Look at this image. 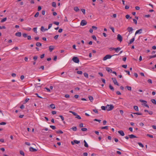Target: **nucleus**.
Segmentation results:
<instances>
[{
  "label": "nucleus",
  "mask_w": 156,
  "mask_h": 156,
  "mask_svg": "<svg viewBox=\"0 0 156 156\" xmlns=\"http://www.w3.org/2000/svg\"><path fill=\"white\" fill-rule=\"evenodd\" d=\"M72 129V130L74 131H75L77 130V128L76 126H73L70 129Z\"/></svg>",
  "instance_id": "20"
},
{
  "label": "nucleus",
  "mask_w": 156,
  "mask_h": 156,
  "mask_svg": "<svg viewBox=\"0 0 156 156\" xmlns=\"http://www.w3.org/2000/svg\"><path fill=\"white\" fill-rule=\"evenodd\" d=\"M20 108L22 109H23L24 108V106L23 105H22L20 106Z\"/></svg>",
  "instance_id": "61"
},
{
  "label": "nucleus",
  "mask_w": 156,
  "mask_h": 156,
  "mask_svg": "<svg viewBox=\"0 0 156 156\" xmlns=\"http://www.w3.org/2000/svg\"><path fill=\"white\" fill-rule=\"evenodd\" d=\"M84 76L86 78H88V75L87 73H83Z\"/></svg>",
  "instance_id": "29"
},
{
  "label": "nucleus",
  "mask_w": 156,
  "mask_h": 156,
  "mask_svg": "<svg viewBox=\"0 0 156 156\" xmlns=\"http://www.w3.org/2000/svg\"><path fill=\"white\" fill-rule=\"evenodd\" d=\"M108 126H106L104 127H102L101 128V129H108Z\"/></svg>",
  "instance_id": "19"
},
{
  "label": "nucleus",
  "mask_w": 156,
  "mask_h": 156,
  "mask_svg": "<svg viewBox=\"0 0 156 156\" xmlns=\"http://www.w3.org/2000/svg\"><path fill=\"white\" fill-rule=\"evenodd\" d=\"M74 142L75 143L77 144H79L80 143V141H78V140H74Z\"/></svg>",
  "instance_id": "32"
},
{
  "label": "nucleus",
  "mask_w": 156,
  "mask_h": 156,
  "mask_svg": "<svg viewBox=\"0 0 156 156\" xmlns=\"http://www.w3.org/2000/svg\"><path fill=\"white\" fill-rule=\"evenodd\" d=\"M30 151L32 152H35L37 151V149L34 148L32 147L30 148Z\"/></svg>",
  "instance_id": "10"
},
{
  "label": "nucleus",
  "mask_w": 156,
  "mask_h": 156,
  "mask_svg": "<svg viewBox=\"0 0 156 156\" xmlns=\"http://www.w3.org/2000/svg\"><path fill=\"white\" fill-rule=\"evenodd\" d=\"M142 29H140L138 30H137L135 33V35H136V34L139 33L141 34L142 33Z\"/></svg>",
  "instance_id": "8"
},
{
  "label": "nucleus",
  "mask_w": 156,
  "mask_h": 156,
  "mask_svg": "<svg viewBox=\"0 0 156 156\" xmlns=\"http://www.w3.org/2000/svg\"><path fill=\"white\" fill-rule=\"evenodd\" d=\"M125 71L126 73L128 75H130V72L129 71H128V70H125Z\"/></svg>",
  "instance_id": "63"
},
{
  "label": "nucleus",
  "mask_w": 156,
  "mask_h": 156,
  "mask_svg": "<svg viewBox=\"0 0 156 156\" xmlns=\"http://www.w3.org/2000/svg\"><path fill=\"white\" fill-rule=\"evenodd\" d=\"M50 127L53 129H56V127L54 126H50Z\"/></svg>",
  "instance_id": "40"
},
{
  "label": "nucleus",
  "mask_w": 156,
  "mask_h": 156,
  "mask_svg": "<svg viewBox=\"0 0 156 156\" xmlns=\"http://www.w3.org/2000/svg\"><path fill=\"white\" fill-rule=\"evenodd\" d=\"M37 47H41L42 45V44L39 42H37L36 44Z\"/></svg>",
  "instance_id": "17"
},
{
  "label": "nucleus",
  "mask_w": 156,
  "mask_h": 156,
  "mask_svg": "<svg viewBox=\"0 0 156 156\" xmlns=\"http://www.w3.org/2000/svg\"><path fill=\"white\" fill-rule=\"evenodd\" d=\"M133 21L134 23L136 24L137 23V21L136 19H133Z\"/></svg>",
  "instance_id": "53"
},
{
  "label": "nucleus",
  "mask_w": 156,
  "mask_h": 156,
  "mask_svg": "<svg viewBox=\"0 0 156 156\" xmlns=\"http://www.w3.org/2000/svg\"><path fill=\"white\" fill-rule=\"evenodd\" d=\"M115 55H107L104 57V58H103V60L105 61L106 60L112 57V56Z\"/></svg>",
  "instance_id": "3"
},
{
  "label": "nucleus",
  "mask_w": 156,
  "mask_h": 156,
  "mask_svg": "<svg viewBox=\"0 0 156 156\" xmlns=\"http://www.w3.org/2000/svg\"><path fill=\"white\" fill-rule=\"evenodd\" d=\"M138 144L140 147H144V145L141 143L139 142L138 143Z\"/></svg>",
  "instance_id": "33"
},
{
  "label": "nucleus",
  "mask_w": 156,
  "mask_h": 156,
  "mask_svg": "<svg viewBox=\"0 0 156 156\" xmlns=\"http://www.w3.org/2000/svg\"><path fill=\"white\" fill-rule=\"evenodd\" d=\"M58 35H57L54 37V38L55 40H56L58 38Z\"/></svg>",
  "instance_id": "58"
},
{
  "label": "nucleus",
  "mask_w": 156,
  "mask_h": 156,
  "mask_svg": "<svg viewBox=\"0 0 156 156\" xmlns=\"http://www.w3.org/2000/svg\"><path fill=\"white\" fill-rule=\"evenodd\" d=\"M7 20V18L6 17H5L4 18H3V19H2L1 21V22L2 23H3L5 21H6Z\"/></svg>",
  "instance_id": "34"
},
{
  "label": "nucleus",
  "mask_w": 156,
  "mask_h": 156,
  "mask_svg": "<svg viewBox=\"0 0 156 156\" xmlns=\"http://www.w3.org/2000/svg\"><path fill=\"white\" fill-rule=\"evenodd\" d=\"M74 10L76 12H78L80 10L78 7H76L74 8Z\"/></svg>",
  "instance_id": "21"
},
{
  "label": "nucleus",
  "mask_w": 156,
  "mask_h": 156,
  "mask_svg": "<svg viewBox=\"0 0 156 156\" xmlns=\"http://www.w3.org/2000/svg\"><path fill=\"white\" fill-rule=\"evenodd\" d=\"M6 124V122H2L0 123V125H5Z\"/></svg>",
  "instance_id": "47"
},
{
  "label": "nucleus",
  "mask_w": 156,
  "mask_h": 156,
  "mask_svg": "<svg viewBox=\"0 0 156 156\" xmlns=\"http://www.w3.org/2000/svg\"><path fill=\"white\" fill-rule=\"evenodd\" d=\"M76 118H77L78 119H81V117L79 115H77L76 117Z\"/></svg>",
  "instance_id": "50"
},
{
  "label": "nucleus",
  "mask_w": 156,
  "mask_h": 156,
  "mask_svg": "<svg viewBox=\"0 0 156 156\" xmlns=\"http://www.w3.org/2000/svg\"><path fill=\"white\" fill-rule=\"evenodd\" d=\"M53 23L57 25H58L59 23L58 22H53Z\"/></svg>",
  "instance_id": "51"
},
{
  "label": "nucleus",
  "mask_w": 156,
  "mask_h": 156,
  "mask_svg": "<svg viewBox=\"0 0 156 156\" xmlns=\"http://www.w3.org/2000/svg\"><path fill=\"white\" fill-rule=\"evenodd\" d=\"M134 114H136L137 115H142V113H141L139 112H136V113H133Z\"/></svg>",
  "instance_id": "35"
},
{
  "label": "nucleus",
  "mask_w": 156,
  "mask_h": 156,
  "mask_svg": "<svg viewBox=\"0 0 156 156\" xmlns=\"http://www.w3.org/2000/svg\"><path fill=\"white\" fill-rule=\"evenodd\" d=\"M81 10L82 11V12L83 13V14H85V9H81Z\"/></svg>",
  "instance_id": "55"
},
{
  "label": "nucleus",
  "mask_w": 156,
  "mask_h": 156,
  "mask_svg": "<svg viewBox=\"0 0 156 156\" xmlns=\"http://www.w3.org/2000/svg\"><path fill=\"white\" fill-rule=\"evenodd\" d=\"M54 49V46H50L49 47V50L51 52Z\"/></svg>",
  "instance_id": "13"
},
{
  "label": "nucleus",
  "mask_w": 156,
  "mask_h": 156,
  "mask_svg": "<svg viewBox=\"0 0 156 156\" xmlns=\"http://www.w3.org/2000/svg\"><path fill=\"white\" fill-rule=\"evenodd\" d=\"M65 97L66 98H69L70 97V96L69 94H66L65 95Z\"/></svg>",
  "instance_id": "57"
},
{
  "label": "nucleus",
  "mask_w": 156,
  "mask_h": 156,
  "mask_svg": "<svg viewBox=\"0 0 156 156\" xmlns=\"http://www.w3.org/2000/svg\"><path fill=\"white\" fill-rule=\"evenodd\" d=\"M77 74H82L83 73V72L82 71H77Z\"/></svg>",
  "instance_id": "46"
},
{
  "label": "nucleus",
  "mask_w": 156,
  "mask_h": 156,
  "mask_svg": "<svg viewBox=\"0 0 156 156\" xmlns=\"http://www.w3.org/2000/svg\"><path fill=\"white\" fill-rule=\"evenodd\" d=\"M147 82L149 83H152V80H151V79H148V80H147Z\"/></svg>",
  "instance_id": "45"
},
{
  "label": "nucleus",
  "mask_w": 156,
  "mask_h": 156,
  "mask_svg": "<svg viewBox=\"0 0 156 156\" xmlns=\"http://www.w3.org/2000/svg\"><path fill=\"white\" fill-rule=\"evenodd\" d=\"M140 102H144V103H147V101L142 100H140Z\"/></svg>",
  "instance_id": "52"
},
{
  "label": "nucleus",
  "mask_w": 156,
  "mask_h": 156,
  "mask_svg": "<svg viewBox=\"0 0 156 156\" xmlns=\"http://www.w3.org/2000/svg\"><path fill=\"white\" fill-rule=\"evenodd\" d=\"M52 6L55 7L56 6V3L55 2H53L52 3Z\"/></svg>",
  "instance_id": "37"
},
{
  "label": "nucleus",
  "mask_w": 156,
  "mask_h": 156,
  "mask_svg": "<svg viewBox=\"0 0 156 156\" xmlns=\"http://www.w3.org/2000/svg\"><path fill=\"white\" fill-rule=\"evenodd\" d=\"M126 88L129 90H131L132 88L131 87L127 86L126 87Z\"/></svg>",
  "instance_id": "31"
},
{
  "label": "nucleus",
  "mask_w": 156,
  "mask_h": 156,
  "mask_svg": "<svg viewBox=\"0 0 156 156\" xmlns=\"http://www.w3.org/2000/svg\"><path fill=\"white\" fill-rule=\"evenodd\" d=\"M83 142L84 143V146L86 147H88V145L86 141L85 140H84Z\"/></svg>",
  "instance_id": "22"
},
{
  "label": "nucleus",
  "mask_w": 156,
  "mask_h": 156,
  "mask_svg": "<svg viewBox=\"0 0 156 156\" xmlns=\"http://www.w3.org/2000/svg\"><path fill=\"white\" fill-rule=\"evenodd\" d=\"M101 108L102 110H106V106L105 107L104 106H102L101 107Z\"/></svg>",
  "instance_id": "41"
},
{
  "label": "nucleus",
  "mask_w": 156,
  "mask_h": 156,
  "mask_svg": "<svg viewBox=\"0 0 156 156\" xmlns=\"http://www.w3.org/2000/svg\"><path fill=\"white\" fill-rule=\"evenodd\" d=\"M50 107L52 109H55V105L54 104H51L50 105Z\"/></svg>",
  "instance_id": "26"
},
{
  "label": "nucleus",
  "mask_w": 156,
  "mask_h": 156,
  "mask_svg": "<svg viewBox=\"0 0 156 156\" xmlns=\"http://www.w3.org/2000/svg\"><path fill=\"white\" fill-rule=\"evenodd\" d=\"M110 49L112 50H115V51L116 52H118L121 50V48H111Z\"/></svg>",
  "instance_id": "5"
},
{
  "label": "nucleus",
  "mask_w": 156,
  "mask_h": 156,
  "mask_svg": "<svg viewBox=\"0 0 156 156\" xmlns=\"http://www.w3.org/2000/svg\"><path fill=\"white\" fill-rule=\"evenodd\" d=\"M151 101L153 103L156 105V101L155 99H152L151 100Z\"/></svg>",
  "instance_id": "27"
},
{
  "label": "nucleus",
  "mask_w": 156,
  "mask_h": 156,
  "mask_svg": "<svg viewBox=\"0 0 156 156\" xmlns=\"http://www.w3.org/2000/svg\"><path fill=\"white\" fill-rule=\"evenodd\" d=\"M109 87L112 91H113L114 90V87L111 84L109 85Z\"/></svg>",
  "instance_id": "25"
},
{
  "label": "nucleus",
  "mask_w": 156,
  "mask_h": 156,
  "mask_svg": "<svg viewBox=\"0 0 156 156\" xmlns=\"http://www.w3.org/2000/svg\"><path fill=\"white\" fill-rule=\"evenodd\" d=\"M126 18L127 19H128L129 18L131 19L132 17H130L129 15H127L126 16Z\"/></svg>",
  "instance_id": "36"
},
{
  "label": "nucleus",
  "mask_w": 156,
  "mask_h": 156,
  "mask_svg": "<svg viewBox=\"0 0 156 156\" xmlns=\"http://www.w3.org/2000/svg\"><path fill=\"white\" fill-rule=\"evenodd\" d=\"M52 26V24H51V23L49 24L48 25V29H49Z\"/></svg>",
  "instance_id": "59"
},
{
  "label": "nucleus",
  "mask_w": 156,
  "mask_h": 156,
  "mask_svg": "<svg viewBox=\"0 0 156 156\" xmlns=\"http://www.w3.org/2000/svg\"><path fill=\"white\" fill-rule=\"evenodd\" d=\"M106 69L107 71L108 72H112V70L109 67H106Z\"/></svg>",
  "instance_id": "15"
},
{
  "label": "nucleus",
  "mask_w": 156,
  "mask_h": 156,
  "mask_svg": "<svg viewBox=\"0 0 156 156\" xmlns=\"http://www.w3.org/2000/svg\"><path fill=\"white\" fill-rule=\"evenodd\" d=\"M87 24V21L84 20H82L80 23V25L84 26L86 25Z\"/></svg>",
  "instance_id": "6"
},
{
  "label": "nucleus",
  "mask_w": 156,
  "mask_h": 156,
  "mask_svg": "<svg viewBox=\"0 0 156 156\" xmlns=\"http://www.w3.org/2000/svg\"><path fill=\"white\" fill-rule=\"evenodd\" d=\"M20 153L23 156L24 155V152L22 151H20Z\"/></svg>",
  "instance_id": "60"
},
{
  "label": "nucleus",
  "mask_w": 156,
  "mask_h": 156,
  "mask_svg": "<svg viewBox=\"0 0 156 156\" xmlns=\"http://www.w3.org/2000/svg\"><path fill=\"white\" fill-rule=\"evenodd\" d=\"M101 80L103 83H104V84L105 83V79L103 78H101Z\"/></svg>",
  "instance_id": "62"
},
{
  "label": "nucleus",
  "mask_w": 156,
  "mask_h": 156,
  "mask_svg": "<svg viewBox=\"0 0 156 156\" xmlns=\"http://www.w3.org/2000/svg\"><path fill=\"white\" fill-rule=\"evenodd\" d=\"M117 39L120 42H121L122 41V38L120 34H118L117 35Z\"/></svg>",
  "instance_id": "7"
},
{
  "label": "nucleus",
  "mask_w": 156,
  "mask_h": 156,
  "mask_svg": "<svg viewBox=\"0 0 156 156\" xmlns=\"http://www.w3.org/2000/svg\"><path fill=\"white\" fill-rule=\"evenodd\" d=\"M59 117L61 119L62 121H63L64 120V118L63 116L60 115H59Z\"/></svg>",
  "instance_id": "56"
},
{
  "label": "nucleus",
  "mask_w": 156,
  "mask_h": 156,
  "mask_svg": "<svg viewBox=\"0 0 156 156\" xmlns=\"http://www.w3.org/2000/svg\"><path fill=\"white\" fill-rule=\"evenodd\" d=\"M88 154L87 153L85 152L83 154V156H87Z\"/></svg>",
  "instance_id": "64"
},
{
  "label": "nucleus",
  "mask_w": 156,
  "mask_h": 156,
  "mask_svg": "<svg viewBox=\"0 0 156 156\" xmlns=\"http://www.w3.org/2000/svg\"><path fill=\"white\" fill-rule=\"evenodd\" d=\"M33 58L35 61H36L37 59V56H34V57Z\"/></svg>",
  "instance_id": "44"
},
{
  "label": "nucleus",
  "mask_w": 156,
  "mask_h": 156,
  "mask_svg": "<svg viewBox=\"0 0 156 156\" xmlns=\"http://www.w3.org/2000/svg\"><path fill=\"white\" fill-rule=\"evenodd\" d=\"M23 36L24 37H26L27 36V34L25 33L23 34Z\"/></svg>",
  "instance_id": "48"
},
{
  "label": "nucleus",
  "mask_w": 156,
  "mask_h": 156,
  "mask_svg": "<svg viewBox=\"0 0 156 156\" xmlns=\"http://www.w3.org/2000/svg\"><path fill=\"white\" fill-rule=\"evenodd\" d=\"M39 15V12H37L36 13V14L34 16L35 17L37 18L38 16Z\"/></svg>",
  "instance_id": "38"
},
{
  "label": "nucleus",
  "mask_w": 156,
  "mask_h": 156,
  "mask_svg": "<svg viewBox=\"0 0 156 156\" xmlns=\"http://www.w3.org/2000/svg\"><path fill=\"white\" fill-rule=\"evenodd\" d=\"M25 30L28 31H30L31 30V28L30 27H28L27 28L25 29Z\"/></svg>",
  "instance_id": "43"
},
{
  "label": "nucleus",
  "mask_w": 156,
  "mask_h": 156,
  "mask_svg": "<svg viewBox=\"0 0 156 156\" xmlns=\"http://www.w3.org/2000/svg\"><path fill=\"white\" fill-rule=\"evenodd\" d=\"M88 98L91 102H92L94 99L93 98L92 96H89Z\"/></svg>",
  "instance_id": "23"
},
{
  "label": "nucleus",
  "mask_w": 156,
  "mask_h": 156,
  "mask_svg": "<svg viewBox=\"0 0 156 156\" xmlns=\"http://www.w3.org/2000/svg\"><path fill=\"white\" fill-rule=\"evenodd\" d=\"M57 133L58 134H62L63 133V132L61 130H59L58 131H56Z\"/></svg>",
  "instance_id": "18"
},
{
  "label": "nucleus",
  "mask_w": 156,
  "mask_h": 156,
  "mask_svg": "<svg viewBox=\"0 0 156 156\" xmlns=\"http://www.w3.org/2000/svg\"><path fill=\"white\" fill-rule=\"evenodd\" d=\"M92 38L94 40H95V41H96L97 40L96 37L95 35H93L92 36Z\"/></svg>",
  "instance_id": "49"
},
{
  "label": "nucleus",
  "mask_w": 156,
  "mask_h": 156,
  "mask_svg": "<svg viewBox=\"0 0 156 156\" xmlns=\"http://www.w3.org/2000/svg\"><path fill=\"white\" fill-rule=\"evenodd\" d=\"M21 33L20 32H18L17 33H16L15 35L16 36L18 37H21Z\"/></svg>",
  "instance_id": "12"
},
{
  "label": "nucleus",
  "mask_w": 156,
  "mask_h": 156,
  "mask_svg": "<svg viewBox=\"0 0 156 156\" xmlns=\"http://www.w3.org/2000/svg\"><path fill=\"white\" fill-rule=\"evenodd\" d=\"M112 80L114 84L116 85L117 86H119V85L118 83L117 82L116 79L115 78H112Z\"/></svg>",
  "instance_id": "4"
},
{
  "label": "nucleus",
  "mask_w": 156,
  "mask_h": 156,
  "mask_svg": "<svg viewBox=\"0 0 156 156\" xmlns=\"http://www.w3.org/2000/svg\"><path fill=\"white\" fill-rule=\"evenodd\" d=\"M133 108L136 111H138V108L137 106H134Z\"/></svg>",
  "instance_id": "24"
},
{
  "label": "nucleus",
  "mask_w": 156,
  "mask_h": 156,
  "mask_svg": "<svg viewBox=\"0 0 156 156\" xmlns=\"http://www.w3.org/2000/svg\"><path fill=\"white\" fill-rule=\"evenodd\" d=\"M127 30L129 32H132L133 30V28L132 27H128Z\"/></svg>",
  "instance_id": "11"
},
{
  "label": "nucleus",
  "mask_w": 156,
  "mask_h": 156,
  "mask_svg": "<svg viewBox=\"0 0 156 156\" xmlns=\"http://www.w3.org/2000/svg\"><path fill=\"white\" fill-rule=\"evenodd\" d=\"M156 57V56L155 55H151L149 57V59H151V58H154Z\"/></svg>",
  "instance_id": "30"
},
{
  "label": "nucleus",
  "mask_w": 156,
  "mask_h": 156,
  "mask_svg": "<svg viewBox=\"0 0 156 156\" xmlns=\"http://www.w3.org/2000/svg\"><path fill=\"white\" fill-rule=\"evenodd\" d=\"M114 108V106L112 105H107L106 106V109L107 111H111Z\"/></svg>",
  "instance_id": "1"
},
{
  "label": "nucleus",
  "mask_w": 156,
  "mask_h": 156,
  "mask_svg": "<svg viewBox=\"0 0 156 156\" xmlns=\"http://www.w3.org/2000/svg\"><path fill=\"white\" fill-rule=\"evenodd\" d=\"M93 111L95 113H98V111L96 109H93Z\"/></svg>",
  "instance_id": "54"
},
{
  "label": "nucleus",
  "mask_w": 156,
  "mask_h": 156,
  "mask_svg": "<svg viewBox=\"0 0 156 156\" xmlns=\"http://www.w3.org/2000/svg\"><path fill=\"white\" fill-rule=\"evenodd\" d=\"M134 40H135L134 37H133L132 39H131V40H130L129 41V44H131L134 41Z\"/></svg>",
  "instance_id": "14"
},
{
  "label": "nucleus",
  "mask_w": 156,
  "mask_h": 156,
  "mask_svg": "<svg viewBox=\"0 0 156 156\" xmlns=\"http://www.w3.org/2000/svg\"><path fill=\"white\" fill-rule=\"evenodd\" d=\"M129 138L131 139L137 137L136 136H135V135H134L133 134L129 135Z\"/></svg>",
  "instance_id": "16"
},
{
  "label": "nucleus",
  "mask_w": 156,
  "mask_h": 156,
  "mask_svg": "<svg viewBox=\"0 0 156 156\" xmlns=\"http://www.w3.org/2000/svg\"><path fill=\"white\" fill-rule=\"evenodd\" d=\"M73 61L75 63H79V59L77 57H74L72 58Z\"/></svg>",
  "instance_id": "2"
},
{
  "label": "nucleus",
  "mask_w": 156,
  "mask_h": 156,
  "mask_svg": "<svg viewBox=\"0 0 156 156\" xmlns=\"http://www.w3.org/2000/svg\"><path fill=\"white\" fill-rule=\"evenodd\" d=\"M69 112L72 113L74 115L76 116L77 115V114L75 112H73L72 111H69Z\"/></svg>",
  "instance_id": "28"
},
{
  "label": "nucleus",
  "mask_w": 156,
  "mask_h": 156,
  "mask_svg": "<svg viewBox=\"0 0 156 156\" xmlns=\"http://www.w3.org/2000/svg\"><path fill=\"white\" fill-rule=\"evenodd\" d=\"M33 30L34 32H35L36 33H37V27H34L33 29Z\"/></svg>",
  "instance_id": "42"
},
{
  "label": "nucleus",
  "mask_w": 156,
  "mask_h": 156,
  "mask_svg": "<svg viewBox=\"0 0 156 156\" xmlns=\"http://www.w3.org/2000/svg\"><path fill=\"white\" fill-rule=\"evenodd\" d=\"M118 133L122 136H123L125 134L122 130H119L118 131Z\"/></svg>",
  "instance_id": "9"
},
{
  "label": "nucleus",
  "mask_w": 156,
  "mask_h": 156,
  "mask_svg": "<svg viewBox=\"0 0 156 156\" xmlns=\"http://www.w3.org/2000/svg\"><path fill=\"white\" fill-rule=\"evenodd\" d=\"M81 130L83 131H85L87 130V128H82L81 129Z\"/></svg>",
  "instance_id": "39"
}]
</instances>
